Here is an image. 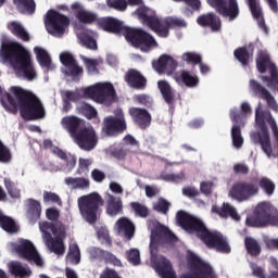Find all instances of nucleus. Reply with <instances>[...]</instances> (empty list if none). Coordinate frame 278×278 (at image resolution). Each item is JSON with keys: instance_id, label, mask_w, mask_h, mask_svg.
Segmentation results:
<instances>
[{"instance_id": "nucleus-1", "label": "nucleus", "mask_w": 278, "mask_h": 278, "mask_svg": "<svg viewBox=\"0 0 278 278\" xmlns=\"http://www.w3.org/2000/svg\"><path fill=\"white\" fill-rule=\"evenodd\" d=\"M9 105H11L14 114L20 110V114L24 121H39L45 118V105L36 93L25 90L17 86H12L9 92L4 93Z\"/></svg>"}, {"instance_id": "nucleus-2", "label": "nucleus", "mask_w": 278, "mask_h": 278, "mask_svg": "<svg viewBox=\"0 0 278 278\" xmlns=\"http://www.w3.org/2000/svg\"><path fill=\"white\" fill-rule=\"evenodd\" d=\"M153 227L154 228L152 229L150 237V255L154 270L162 278H177V275L173 270L170 261L165 256H157L160 243L175 244V242H177V236H175L168 227L162 225L160 222H153Z\"/></svg>"}, {"instance_id": "nucleus-3", "label": "nucleus", "mask_w": 278, "mask_h": 278, "mask_svg": "<svg viewBox=\"0 0 278 278\" xmlns=\"http://www.w3.org/2000/svg\"><path fill=\"white\" fill-rule=\"evenodd\" d=\"M176 220L185 231H195L197 237L206 244L208 249H216L219 253H231V247L218 231H210L203 222L186 211H178Z\"/></svg>"}, {"instance_id": "nucleus-4", "label": "nucleus", "mask_w": 278, "mask_h": 278, "mask_svg": "<svg viewBox=\"0 0 278 278\" xmlns=\"http://www.w3.org/2000/svg\"><path fill=\"white\" fill-rule=\"evenodd\" d=\"M127 7L130 8L139 7L135 14H137L139 21L147 25L152 31H154L160 38H168L170 34V29L174 27H186V21L177 17H166L165 20H161L157 17L155 12H151L149 8L144 5L143 0H126Z\"/></svg>"}, {"instance_id": "nucleus-5", "label": "nucleus", "mask_w": 278, "mask_h": 278, "mask_svg": "<svg viewBox=\"0 0 278 278\" xmlns=\"http://www.w3.org/2000/svg\"><path fill=\"white\" fill-rule=\"evenodd\" d=\"M0 55L18 75H23L28 81L36 77V70L31 63V54L23 45L16 41H3L0 48Z\"/></svg>"}, {"instance_id": "nucleus-6", "label": "nucleus", "mask_w": 278, "mask_h": 278, "mask_svg": "<svg viewBox=\"0 0 278 278\" xmlns=\"http://www.w3.org/2000/svg\"><path fill=\"white\" fill-rule=\"evenodd\" d=\"M255 123L260 131H252L250 134L251 141L253 144H260L262 151L270 157L273 155V146L270 144V134L268 132L266 123L270 126L274 138L278 142L277 122L269 111H262L261 108H257L255 111Z\"/></svg>"}, {"instance_id": "nucleus-7", "label": "nucleus", "mask_w": 278, "mask_h": 278, "mask_svg": "<svg viewBox=\"0 0 278 278\" xmlns=\"http://www.w3.org/2000/svg\"><path fill=\"white\" fill-rule=\"evenodd\" d=\"M260 188L267 197L275 194V182L268 177H262L261 179L253 178L250 182L241 181L235 184L229 191V197L239 203H244V201H250L253 197H257Z\"/></svg>"}, {"instance_id": "nucleus-8", "label": "nucleus", "mask_w": 278, "mask_h": 278, "mask_svg": "<svg viewBox=\"0 0 278 278\" xmlns=\"http://www.w3.org/2000/svg\"><path fill=\"white\" fill-rule=\"evenodd\" d=\"M39 229L43 233L42 238L51 253L55 255H64L66 253V245H64L66 228L62 222H43L39 224Z\"/></svg>"}, {"instance_id": "nucleus-9", "label": "nucleus", "mask_w": 278, "mask_h": 278, "mask_svg": "<svg viewBox=\"0 0 278 278\" xmlns=\"http://www.w3.org/2000/svg\"><path fill=\"white\" fill-rule=\"evenodd\" d=\"M248 227H278V210L270 202H260L245 219Z\"/></svg>"}, {"instance_id": "nucleus-10", "label": "nucleus", "mask_w": 278, "mask_h": 278, "mask_svg": "<svg viewBox=\"0 0 278 278\" xmlns=\"http://www.w3.org/2000/svg\"><path fill=\"white\" fill-rule=\"evenodd\" d=\"M103 205H105V200H103V197L97 191L78 198L80 216H83L89 225H94V223H97V215L101 212Z\"/></svg>"}, {"instance_id": "nucleus-11", "label": "nucleus", "mask_w": 278, "mask_h": 278, "mask_svg": "<svg viewBox=\"0 0 278 278\" xmlns=\"http://www.w3.org/2000/svg\"><path fill=\"white\" fill-rule=\"evenodd\" d=\"M87 99L102 105H112L116 101V89L112 83H98L84 89Z\"/></svg>"}, {"instance_id": "nucleus-12", "label": "nucleus", "mask_w": 278, "mask_h": 278, "mask_svg": "<svg viewBox=\"0 0 278 278\" xmlns=\"http://www.w3.org/2000/svg\"><path fill=\"white\" fill-rule=\"evenodd\" d=\"M256 68L261 74L269 71V76L261 75L260 79L266 84L267 88H270V90H274V92H278V68L277 65L270 60V55L268 53H258L256 59Z\"/></svg>"}, {"instance_id": "nucleus-13", "label": "nucleus", "mask_w": 278, "mask_h": 278, "mask_svg": "<svg viewBox=\"0 0 278 278\" xmlns=\"http://www.w3.org/2000/svg\"><path fill=\"white\" fill-rule=\"evenodd\" d=\"M127 131V121L125 119V113L122 109H116L114 115H109L103 118L102 134L109 138H116L121 134Z\"/></svg>"}, {"instance_id": "nucleus-14", "label": "nucleus", "mask_w": 278, "mask_h": 278, "mask_svg": "<svg viewBox=\"0 0 278 278\" xmlns=\"http://www.w3.org/2000/svg\"><path fill=\"white\" fill-rule=\"evenodd\" d=\"M127 42H130L135 49H140L141 51H151L153 47H157V41L151 36V34L144 31L140 28L128 27L126 35H124Z\"/></svg>"}, {"instance_id": "nucleus-15", "label": "nucleus", "mask_w": 278, "mask_h": 278, "mask_svg": "<svg viewBox=\"0 0 278 278\" xmlns=\"http://www.w3.org/2000/svg\"><path fill=\"white\" fill-rule=\"evenodd\" d=\"M71 25L68 16L55 11L50 10L46 16V28L48 34L56 36L58 38L64 36L66 29Z\"/></svg>"}, {"instance_id": "nucleus-16", "label": "nucleus", "mask_w": 278, "mask_h": 278, "mask_svg": "<svg viewBox=\"0 0 278 278\" xmlns=\"http://www.w3.org/2000/svg\"><path fill=\"white\" fill-rule=\"evenodd\" d=\"M187 262L191 266V273L182 278H216L210 264L203 262L197 254L190 252Z\"/></svg>"}, {"instance_id": "nucleus-17", "label": "nucleus", "mask_w": 278, "mask_h": 278, "mask_svg": "<svg viewBox=\"0 0 278 278\" xmlns=\"http://www.w3.org/2000/svg\"><path fill=\"white\" fill-rule=\"evenodd\" d=\"M15 253L22 260H26L30 264H36V266H43L45 262L40 257V253L36 250V245L29 240H22L18 244L15 245Z\"/></svg>"}, {"instance_id": "nucleus-18", "label": "nucleus", "mask_w": 278, "mask_h": 278, "mask_svg": "<svg viewBox=\"0 0 278 278\" xmlns=\"http://www.w3.org/2000/svg\"><path fill=\"white\" fill-rule=\"evenodd\" d=\"M207 3L229 21H236V17L240 16L238 0H207Z\"/></svg>"}, {"instance_id": "nucleus-19", "label": "nucleus", "mask_w": 278, "mask_h": 278, "mask_svg": "<svg viewBox=\"0 0 278 278\" xmlns=\"http://www.w3.org/2000/svg\"><path fill=\"white\" fill-rule=\"evenodd\" d=\"M74 141L83 151H92L99 143V137L94 128L84 127L75 137Z\"/></svg>"}, {"instance_id": "nucleus-20", "label": "nucleus", "mask_w": 278, "mask_h": 278, "mask_svg": "<svg viewBox=\"0 0 278 278\" xmlns=\"http://www.w3.org/2000/svg\"><path fill=\"white\" fill-rule=\"evenodd\" d=\"M249 88L254 97H256L257 99H262L263 101H266L270 110H273L274 112H278L277 100H275L273 93H270L269 90L266 89V87H264L262 83L255 79H250Z\"/></svg>"}, {"instance_id": "nucleus-21", "label": "nucleus", "mask_w": 278, "mask_h": 278, "mask_svg": "<svg viewBox=\"0 0 278 278\" xmlns=\"http://www.w3.org/2000/svg\"><path fill=\"white\" fill-rule=\"evenodd\" d=\"M229 117L231 123H235L230 130L232 146L235 149H242V144H244V138L242 137V127L238 124L240 123V118H242V113L231 109L229 111Z\"/></svg>"}, {"instance_id": "nucleus-22", "label": "nucleus", "mask_w": 278, "mask_h": 278, "mask_svg": "<svg viewBox=\"0 0 278 278\" xmlns=\"http://www.w3.org/2000/svg\"><path fill=\"white\" fill-rule=\"evenodd\" d=\"M99 27L108 34H115L116 36H125L129 26H125L122 21L115 17H102L98 21Z\"/></svg>"}, {"instance_id": "nucleus-23", "label": "nucleus", "mask_w": 278, "mask_h": 278, "mask_svg": "<svg viewBox=\"0 0 278 278\" xmlns=\"http://www.w3.org/2000/svg\"><path fill=\"white\" fill-rule=\"evenodd\" d=\"M152 66L156 73L173 75L177 68V62L168 54H162L156 61L152 62Z\"/></svg>"}, {"instance_id": "nucleus-24", "label": "nucleus", "mask_w": 278, "mask_h": 278, "mask_svg": "<svg viewBox=\"0 0 278 278\" xmlns=\"http://www.w3.org/2000/svg\"><path fill=\"white\" fill-rule=\"evenodd\" d=\"M61 124L73 139L86 127V121L75 115L63 117Z\"/></svg>"}, {"instance_id": "nucleus-25", "label": "nucleus", "mask_w": 278, "mask_h": 278, "mask_svg": "<svg viewBox=\"0 0 278 278\" xmlns=\"http://www.w3.org/2000/svg\"><path fill=\"white\" fill-rule=\"evenodd\" d=\"M128 114L140 129L151 127V113L146 109L130 108Z\"/></svg>"}, {"instance_id": "nucleus-26", "label": "nucleus", "mask_w": 278, "mask_h": 278, "mask_svg": "<svg viewBox=\"0 0 278 278\" xmlns=\"http://www.w3.org/2000/svg\"><path fill=\"white\" fill-rule=\"evenodd\" d=\"M118 236H122L126 240H131L136 236V225L131 219L127 217H121L115 223Z\"/></svg>"}, {"instance_id": "nucleus-27", "label": "nucleus", "mask_w": 278, "mask_h": 278, "mask_svg": "<svg viewBox=\"0 0 278 278\" xmlns=\"http://www.w3.org/2000/svg\"><path fill=\"white\" fill-rule=\"evenodd\" d=\"M125 81L136 90H144L147 88V78L136 70H129L125 75Z\"/></svg>"}, {"instance_id": "nucleus-28", "label": "nucleus", "mask_w": 278, "mask_h": 278, "mask_svg": "<svg viewBox=\"0 0 278 278\" xmlns=\"http://www.w3.org/2000/svg\"><path fill=\"white\" fill-rule=\"evenodd\" d=\"M105 212L108 216H118L123 214V199L113 195L112 193H106Z\"/></svg>"}, {"instance_id": "nucleus-29", "label": "nucleus", "mask_w": 278, "mask_h": 278, "mask_svg": "<svg viewBox=\"0 0 278 278\" xmlns=\"http://www.w3.org/2000/svg\"><path fill=\"white\" fill-rule=\"evenodd\" d=\"M197 23L200 27H210L212 31H220V17L215 13H206L198 16Z\"/></svg>"}, {"instance_id": "nucleus-30", "label": "nucleus", "mask_w": 278, "mask_h": 278, "mask_svg": "<svg viewBox=\"0 0 278 278\" xmlns=\"http://www.w3.org/2000/svg\"><path fill=\"white\" fill-rule=\"evenodd\" d=\"M72 10L79 23L92 25V23H96L97 21V15L84 9L78 2L72 4Z\"/></svg>"}, {"instance_id": "nucleus-31", "label": "nucleus", "mask_w": 278, "mask_h": 278, "mask_svg": "<svg viewBox=\"0 0 278 278\" xmlns=\"http://www.w3.org/2000/svg\"><path fill=\"white\" fill-rule=\"evenodd\" d=\"M245 3L250 9L253 18L257 21L258 27L264 29V31H268V27H266V22L264 21V14L262 13V7H260V0H245Z\"/></svg>"}, {"instance_id": "nucleus-32", "label": "nucleus", "mask_w": 278, "mask_h": 278, "mask_svg": "<svg viewBox=\"0 0 278 278\" xmlns=\"http://www.w3.org/2000/svg\"><path fill=\"white\" fill-rule=\"evenodd\" d=\"M212 212L214 214H217L220 216V218H232V220H240V216L238 214V211H236V207L231 206L229 202H224L222 207L213 205Z\"/></svg>"}, {"instance_id": "nucleus-33", "label": "nucleus", "mask_w": 278, "mask_h": 278, "mask_svg": "<svg viewBox=\"0 0 278 278\" xmlns=\"http://www.w3.org/2000/svg\"><path fill=\"white\" fill-rule=\"evenodd\" d=\"M174 79L178 86H186L187 88H197L199 86V76L191 75L186 70L181 71L180 75L176 74Z\"/></svg>"}, {"instance_id": "nucleus-34", "label": "nucleus", "mask_w": 278, "mask_h": 278, "mask_svg": "<svg viewBox=\"0 0 278 278\" xmlns=\"http://www.w3.org/2000/svg\"><path fill=\"white\" fill-rule=\"evenodd\" d=\"M27 218L30 225H36L40 220V214H42V205L35 199L27 200Z\"/></svg>"}, {"instance_id": "nucleus-35", "label": "nucleus", "mask_w": 278, "mask_h": 278, "mask_svg": "<svg viewBox=\"0 0 278 278\" xmlns=\"http://www.w3.org/2000/svg\"><path fill=\"white\" fill-rule=\"evenodd\" d=\"M9 273L16 278H27L31 275V269L24 266L23 263L18 261H11L8 264Z\"/></svg>"}, {"instance_id": "nucleus-36", "label": "nucleus", "mask_w": 278, "mask_h": 278, "mask_svg": "<svg viewBox=\"0 0 278 278\" xmlns=\"http://www.w3.org/2000/svg\"><path fill=\"white\" fill-rule=\"evenodd\" d=\"M7 28L11 31L13 36H15V38H18V40H23V42H29V33H27L23 24H21L20 22H9Z\"/></svg>"}, {"instance_id": "nucleus-37", "label": "nucleus", "mask_w": 278, "mask_h": 278, "mask_svg": "<svg viewBox=\"0 0 278 278\" xmlns=\"http://www.w3.org/2000/svg\"><path fill=\"white\" fill-rule=\"evenodd\" d=\"M53 155H56V157H60V160H63L66 164L67 173H71L75 166H77V156L72 153H66L64 150L60 148H53L52 149Z\"/></svg>"}, {"instance_id": "nucleus-38", "label": "nucleus", "mask_w": 278, "mask_h": 278, "mask_svg": "<svg viewBox=\"0 0 278 278\" xmlns=\"http://www.w3.org/2000/svg\"><path fill=\"white\" fill-rule=\"evenodd\" d=\"M159 90L167 105H175V89L166 80L157 81Z\"/></svg>"}, {"instance_id": "nucleus-39", "label": "nucleus", "mask_w": 278, "mask_h": 278, "mask_svg": "<svg viewBox=\"0 0 278 278\" xmlns=\"http://www.w3.org/2000/svg\"><path fill=\"white\" fill-rule=\"evenodd\" d=\"M233 56L243 68H247L253 61V50H250L248 47H239L233 51Z\"/></svg>"}, {"instance_id": "nucleus-40", "label": "nucleus", "mask_w": 278, "mask_h": 278, "mask_svg": "<svg viewBox=\"0 0 278 278\" xmlns=\"http://www.w3.org/2000/svg\"><path fill=\"white\" fill-rule=\"evenodd\" d=\"M20 14H36V0H12Z\"/></svg>"}, {"instance_id": "nucleus-41", "label": "nucleus", "mask_w": 278, "mask_h": 278, "mask_svg": "<svg viewBox=\"0 0 278 278\" xmlns=\"http://www.w3.org/2000/svg\"><path fill=\"white\" fill-rule=\"evenodd\" d=\"M244 247L250 257H260L262 255V244L260 241H257V239L253 237H245Z\"/></svg>"}, {"instance_id": "nucleus-42", "label": "nucleus", "mask_w": 278, "mask_h": 278, "mask_svg": "<svg viewBox=\"0 0 278 278\" xmlns=\"http://www.w3.org/2000/svg\"><path fill=\"white\" fill-rule=\"evenodd\" d=\"M35 53L37 55V62L42 68H47V71H53V68H55V65H53L51 62L49 52H47L45 49L37 47L35 48Z\"/></svg>"}, {"instance_id": "nucleus-43", "label": "nucleus", "mask_w": 278, "mask_h": 278, "mask_svg": "<svg viewBox=\"0 0 278 278\" xmlns=\"http://www.w3.org/2000/svg\"><path fill=\"white\" fill-rule=\"evenodd\" d=\"M66 186H72L74 190H88L90 188V180L84 177H67L65 178Z\"/></svg>"}, {"instance_id": "nucleus-44", "label": "nucleus", "mask_w": 278, "mask_h": 278, "mask_svg": "<svg viewBox=\"0 0 278 278\" xmlns=\"http://www.w3.org/2000/svg\"><path fill=\"white\" fill-rule=\"evenodd\" d=\"M0 227L3 229V231H7V233H16L18 231V226H16V222L8 215H2L0 218Z\"/></svg>"}, {"instance_id": "nucleus-45", "label": "nucleus", "mask_w": 278, "mask_h": 278, "mask_svg": "<svg viewBox=\"0 0 278 278\" xmlns=\"http://www.w3.org/2000/svg\"><path fill=\"white\" fill-rule=\"evenodd\" d=\"M78 112L79 114H83L85 118H88V121H92V118H97L98 116L97 109L86 102H81L78 104Z\"/></svg>"}, {"instance_id": "nucleus-46", "label": "nucleus", "mask_w": 278, "mask_h": 278, "mask_svg": "<svg viewBox=\"0 0 278 278\" xmlns=\"http://www.w3.org/2000/svg\"><path fill=\"white\" fill-rule=\"evenodd\" d=\"M130 207L139 218H147L149 216V207L140 202H130Z\"/></svg>"}, {"instance_id": "nucleus-47", "label": "nucleus", "mask_w": 278, "mask_h": 278, "mask_svg": "<svg viewBox=\"0 0 278 278\" xmlns=\"http://www.w3.org/2000/svg\"><path fill=\"white\" fill-rule=\"evenodd\" d=\"M184 62H187V64H192V66H197L198 64H201V60H203V56L197 52H185L182 54Z\"/></svg>"}, {"instance_id": "nucleus-48", "label": "nucleus", "mask_w": 278, "mask_h": 278, "mask_svg": "<svg viewBox=\"0 0 278 278\" xmlns=\"http://www.w3.org/2000/svg\"><path fill=\"white\" fill-rule=\"evenodd\" d=\"M67 257L71 264H79V262H81V253L79 252V245H71Z\"/></svg>"}, {"instance_id": "nucleus-49", "label": "nucleus", "mask_w": 278, "mask_h": 278, "mask_svg": "<svg viewBox=\"0 0 278 278\" xmlns=\"http://www.w3.org/2000/svg\"><path fill=\"white\" fill-rule=\"evenodd\" d=\"M84 74V68L77 64V61H74L71 65H68L65 70V75L68 77H79V75Z\"/></svg>"}, {"instance_id": "nucleus-50", "label": "nucleus", "mask_w": 278, "mask_h": 278, "mask_svg": "<svg viewBox=\"0 0 278 278\" xmlns=\"http://www.w3.org/2000/svg\"><path fill=\"white\" fill-rule=\"evenodd\" d=\"M154 212H159V214H168V210H170V204L164 198H160L157 202L153 205Z\"/></svg>"}, {"instance_id": "nucleus-51", "label": "nucleus", "mask_w": 278, "mask_h": 278, "mask_svg": "<svg viewBox=\"0 0 278 278\" xmlns=\"http://www.w3.org/2000/svg\"><path fill=\"white\" fill-rule=\"evenodd\" d=\"M106 5L117 12H125L127 10V0H106Z\"/></svg>"}, {"instance_id": "nucleus-52", "label": "nucleus", "mask_w": 278, "mask_h": 278, "mask_svg": "<svg viewBox=\"0 0 278 278\" xmlns=\"http://www.w3.org/2000/svg\"><path fill=\"white\" fill-rule=\"evenodd\" d=\"M105 253L106 251L101 248L92 247L88 249L90 260H98V262H103Z\"/></svg>"}, {"instance_id": "nucleus-53", "label": "nucleus", "mask_w": 278, "mask_h": 278, "mask_svg": "<svg viewBox=\"0 0 278 278\" xmlns=\"http://www.w3.org/2000/svg\"><path fill=\"white\" fill-rule=\"evenodd\" d=\"M91 164H92L91 160L79 159L76 175H88V173H90V165Z\"/></svg>"}, {"instance_id": "nucleus-54", "label": "nucleus", "mask_w": 278, "mask_h": 278, "mask_svg": "<svg viewBox=\"0 0 278 278\" xmlns=\"http://www.w3.org/2000/svg\"><path fill=\"white\" fill-rule=\"evenodd\" d=\"M80 40L84 47H86V49H90L91 51H97L98 46H97L96 38H93L90 35H83Z\"/></svg>"}, {"instance_id": "nucleus-55", "label": "nucleus", "mask_w": 278, "mask_h": 278, "mask_svg": "<svg viewBox=\"0 0 278 278\" xmlns=\"http://www.w3.org/2000/svg\"><path fill=\"white\" fill-rule=\"evenodd\" d=\"M161 179L164 181H173L174 184H179V181H184V179H186V173L180 172L179 174H163Z\"/></svg>"}, {"instance_id": "nucleus-56", "label": "nucleus", "mask_w": 278, "mask_h": 278, "mask_svg": "<svg viewBox=\"0 0 278 278\" xmlns=\"http://www.w3.org/2000/svg\"><path fill=\"white\" fill-rule=\"evenodd\" d=\"M127 260L132 266H139L140 265V251L137 249H130L126 252Z\"/></svg>"}, {"instance_id": "nucleus-57", "label": "nucleus", "mask_w": 278, "mask_h": 278, "mask_svg": "<svg viewBox=\"0 0 278 278\" xmlns=\"http://www.w3.org/2000/svg\"><path fill=\"white\" fill-rule=\"evenodd\" d=\"M43 201L45 203H56L58 205H62V199H60V195L51 191L43 192Z\"/></svg>"}, {"instance_id": "nucleus-58", "label": "nucleus", "mask_w": 278, "mask_h": 278, "mask_svg": "<svg viewBox=\"0 0 278 278\" xmlns=\"http://www.w3.org/2000/svg\"><path fill=\"white\" fill-rule=\"evenodd\" d=\"M10 160H12V153H10V149L0 140V162L5 164Z\"/></svg>"}, {"instance_id": "nucleus-59", "label": "nucleus", "mask_w": 278, "mask_h": 278, "mask_svg": "<svg viewBox=\"0 0 278 278\" xmlns=\"http://www.w3.org/2000/svg\"><path fill=\"white\" fill-rule=\"evenodd\" d=\"M60 62L66 68L71 66V64H74V62H77V60L71 54V52H62L60 54Z\"/></svg>"}, {"instance_id": "nucleus-60", "label": "nucleus", "mask_w": 278, "mask_h": 278, "mask_svg": "<svg viewBox=\"0 0 278 278\" xmlns=\"http://www.w3.org/2000/svg\"><path fill=\"white\" fill-rule=\"evenodd\" d=\"M103 262H105V264H112V266H123L121 260H118L116 255L112 254V252L109 251L105 252Z\"/></svg>"}, {"instance_id": "nucleus-61", "label": "nucleus", "mask_w": 278, "mask_h": 278, "mask_svg": "<svg viewBox=\"0 0 278 278\" xmlns=\"http://www.w3.org/2000/svg\"><path fill=\"white\" fill-rule=\"evenodd\" d=\"M250 268L252 270L253 277L266 278V270L262 266H260L255 263H250Z\"/></svg>"}, {"instance_id": "nucleus-62", "label": "nucleus", "mask_w": 278, "mask_h": 278, "mask_svg": "<svg viewBox=\"0 0 278 278\" xmlns=\"http://www.w3.org/2000/svg\"><path fill=\"white\" fill-rule=\"evenodd\" d=\"M182 194L184 197H188V199H197L201 192H199V189L195 187H185L182 188Z\"/></svg>"}, {"instance_id": "nucleus-63", "label": "nucleus", "mask_w": 278, "mask_h": 278, "mask_svg": "<svg viewBox=\"0 0 278 278\" xmlns=\"http://www.w3.org/2000/svg\"><path fill=\"white\" fill-rule=\"evenodd\" d=\"M235 175H249V165L245 163H237L233 165Z\"/></svg>"}, {"instance_id": "nucleus-64", "label": "nucleus", "mask_w": 278, "mask_h": 278, "mask_svg": "<svg viewBox=\"0 0 278 278\" xmlns=\"http://www.w3.org/2000/svg\"><path fill=\"white\" fill-rule=\"evenodd\" d=\"M46 216L48 220H52L53 223L58 222V218H60V210L55 207H50L46 210Z\"/></svg>"}]
</instances>
